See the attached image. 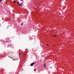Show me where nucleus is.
Listing matches in <instances>:
<instances>
[{"mask_svg":"<svg viewBox=\"0 0 74 74\" xmlns=\"http://www.w3.org/2000/svg\"><path fill=\"white\" fill-rule=\"evenodd\" d=\"M3 1V0H0V2H1V1Z\"/></svg>","mask_w":74,"mask_h":74,"instance_id":"nucleus-6","label":"nucleus"},{"mask_svg":"<svg viewBox=\"0 0 74 74\" xmlns=\"http://www.w3.org/2000/svg\"><path fill=\"white\" fill-rule=\"evenodd\" d=\"M34 63H32L31 64V66H33V65H34Z\"/></svg>","mask_w":74,"mask_h":74,"instance_id":"nucleus-1","label":"nucleus"},{"mask_svg":"<svg viewBox=\"0 0 74 74\" xmlns=\"http://www.w3.org/2000/svg\"><path fill=\"white\" fill-rule=\"evenodd\" d=\"M55 45H54V47H55Z\"/></svg>","mask_w":74,"mask_h":74,"instance_id":"nucleus-9","label":"nucleus"},{"mask_svg":"<svg viewBox=\"0 0 74 74\" xmlns=\"http://www.w3.org/2000/svg\"><path fill=\"white\" fill-rule=\"evenodd\" d=\"M22 3H21V4L19 3V6H21V7H22Z\"/></svg>","mask_w":74,"mask_h":74,"instance_id":"nucleus-2","label":"nucleus"},{"mask_svg":"<svg viewBox=\"0 0 74 74\" xmlns=\"http://www.w3.org/2000/svg\"><path fill=\"white\" fill-rule=\"evenodd\" d=\"M44 67H46V66L45 65V64H44Z\"/></svg>","mask_w":74,"mask_h":74,"instance_id":"nucleus-3","label":"nucleus"},{"mask_svg":"<svg viewBox=\"0 0 74 74\" xmlns=\"http://www.w3.org/2000/svg\"><path fill=\"white\" fill-rule=\"evenodd\" d=\"M47 45L48 46H49V45H48L47 44Z\"/></svg>","mask_w":74,"mask_h":74,"instance_id":"nucleus-8","label":"nucleus"},{"mask_svg":"<svg viewBox=\"0 0 74 74\" xmlns=\"http://www.w3.org/2000/svg\"><path fill=\"white\" fill-rule=\"evenodd\" d=\"M53 36L55 37H56V35Z\"/></svg>","mask_w":74,"mask_h":74,"instance_id":"nucleus-4","label":"nucleus"},{"mask_svg":"<svg viewBox=\"0 0 74 74\" xmlns=\"http://www.w3.org/2000/svg\"><path fill=\"white\" fill-rule=\"evenodd\" d=\"M17 4L18 5H19V2L18 1Z\"/></svg>","mask_w":74,"mask_h":74,"instance_id":"nucleus-5","label":"nucleus"},{"mask_svg":"<svg viewBox=\"0 0 74 74\" xmlns=\"http://www.w3.org/2000/svg\"><path fill=\"white\" fill-rule=\"evenodd\" d=\"M23 23H22L21 24V26H22V25H23Z\"/></svg>","mask_w":74,"mask_h":74,"instance_id":"nucleus-7","label":"nucleus"},{"mask_svg":"<svg viewBox=\"0 0 74 74\" xmlns=\"http://www.w3.org/2000/svg\"><path fill=\"white\" fill-rule=\"evenodd\" d=\"M14 3H15V2H14Z\"/></svg>","mask_w":74,"mask_h":74,"instance_id":"nucleus-10","label":"nucleus"}]
</instances>
